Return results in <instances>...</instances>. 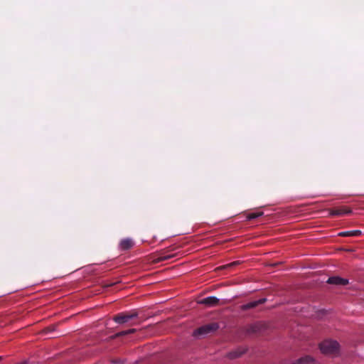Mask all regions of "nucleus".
<instances>
[{
    "label": "nucleus",
    "mask_w": 364,
    "mask_h": 364,
    "mask_svg": "<svg viewBox=\"0 0 364 364\" xmlns=\"http://www.w3.org/2000/svg\"><path fill=\"white\" fill-rule=\"evenodd\" d=\"M247 351V348L240 347L235 350H233L228 353L227 357L229 359H235L239 357H240L242 355H243Z\"/></svg>",
    "instance_id": "9"
},
{
    "label": "nucleus",
    "mask_w": 364,
    "mask_h": 364,
    "mask_svg": "<svg viewBox=\"0 0 364 364\" xmlns=\"http://www.w3.org/2000/svg\"><path fill=\"white\" fill-rule=\"evenodd\" d=\"M126 335H127V331H120V332L116 333L115 336L116 337H120V336H126Z\"/></svg>",
    "instance_id": "15"
},
{
    "label": "nucleus",
    "mask_w": 364,
    "mask_h": 364,
    "mask_svg": "<svg viewBox=\"0 0 364 364\" xmlns=\"http://www.w3.org/2000/svg\"><path fill=\"white\" fill-rule=\"evenodd\" d=\"M266 301H267V299L265 298H262V299H260L257 300V301H250L249 303H247V304H243L242 306H241V309L243 310V311H247V310H249L250 309L255 308L258 305L262 304L265 303Z\"/></svg>",
    "instance_id": "7"
},
{
    "label": "nucleus",
    "mask_w": 364,
    "mask_h": 364,
    "mask_svg": "<svg viewBox=\"0 0 364 364\" xmlns=\"http://www.w3.org/2000/svg\"><path fill=\"white\" fill-rule=\"evenodd\" d=\"M338 235L341 237H349L348 231H344L338 233Z\"/></svg>",
    "instance_id": "17"
},
{
    "label": "nucleus",
    "mask_w": 364,
    "mask_h": 364,
    "mask_svg": "<svg viewBox=\"0 0 364 364\" xmlns=\"http://www.w3.org/2000/svg\"><path fill=\"white\" fill-rule=\"evenodd\" d=\"M339 344L337 341L326 340L320 344V350L324 354L336 355L338 353Z\"/></svg>",
    "instance_id": "1"
},
{
    "label": "nucleus",
    "mask_w": 364,
    "mask_h": 364,
    "mask_svg": "<svg viewBox=\"0 0 364 364\" xmlns=\"http://www.w3.org/2000/svg\"><path fill=\"white\" fill-rule=\"evenodd\" d=\"M136 329L135 328H130L129 330H127V335L128 334H130V333H134L136 332Z\"/></svg>",
    "instance_id": "18"
},
{
    "label": "nucleus",
    "mask_w": 364,
    "mask_h": 364,
    "mask_svg": "<svg viewBox=\"0 0 364 364\" xmlns=\"http://www.w3.org/2000/svg\"><path fill=\"white\" fill-rule=\"evenodd\" d=\"M267 328V323L259 321L247 326L246 328V333L248 335L259 334L264 332Z\"/></svg>",
    "instance_id": "4"
},
{
    "label": "nucleus",
    "mask_w": 364,
    "mask_h": 364,
    "mask_svg": "<svg viewBox=\"0 0 364 364\" xmlns=\"http://www.w3.org/2000/svg\"><path fill=\"white\" fill-rule=\"evenodd\" d=\"M352 210L349 208L329 209V215L331 216H341L351 213Z\"/></svg>",
    "instance_id": "10"
},
{
    "label": "nucleus",
    "mask_w": 364,
    "mask_h": 364,
    "mask_svg": "<svg viewBox=\"0 0 364 364\" xmlns=\"http://www.w3.org/2000/svg\"><path fill=\"white\" fill-rule=\"evenodd\" d=\"M349 237H358L362 235V232L359 230H349Z\"/></svg>",
    "instance_id": "13"
},
{
    "label": "nucleus",
    "mask_w": 364,
    "mask_h": 364,
    "mask_svg": "<svg viewBox=\"0 0 364 364\" xmlns=\"http://www.w3.org/2000/svg\"><path fill=\"white\" fill-rule=\"evenodd\" d=\"M292 364H314V360L310 356H305L299 358Z\"/></svg>",
    "instance_id": "11"
},
{
    "label": "nucleus",
    "mask_w": 364,
    "mask_h": 364,
    "mask_svg": "<svg viewBox=\"0 0 364 364\" xmlns=\"http://www.w3.org/2000/svg\"><path fill=\"white\" fill-rule=\"evenodd\" d=\"M137 316L138 312L136 311H132L118 314L113 317V320L117 323L122 324L136 318Z\"/></svg>",
    "instance_id": "3"
},
{
    "label": "nucleus",
    "mask_w": 364,
    "mask_h": 364,
    "mask_svg": "<svg viewBox=\"0 0 364 364\" xmlns=\"http://www.w3.org/2000/svg\"><path fill=\"white\" fill-rule=\"evenodd\" d=\"M198 304H203L208 307L216 306L219 305L220 300L216 296H208L198 301Z\"/></svg>",
    "instance_id": "5"
},
{
    "label": "nucleus",
    "mask_w": 364,
    "mask_h": 364,
    "mask_svg": "<svg viewBox=\"0 0 364 364\" xmlns=\"http://www.w3.org/2000/svg\"><path fill=\"white\" fill-rule=\"evenodd\" d=\"M134 242L131 238L122 239L119 242V248L122 251L129 250L134 246Z\"/></svg>",
    "instance_id": "8"
},
{
    "label": "nucleus",
    "mask_w": 364,
    "mask_h": 364,
    "mask_svg": "<svg viewBox=\"0 0 364 364\" xmlns=\"http://www.w3.org/2000/svg\"><path fill=\"white\" fill-rule=\"evenodd\" d=\"M112 284H109L108 285H106V287H109V286H112Z\"/></svg>",
    "instance_id": "19"
},
{
    "label": "nucleus",
    "mask_w": 364,
    "mask_h": 364,
    "mask_svg": "<svg viewBox=\"0 0 364 364\" xmlns=\"http://www.w3.org/2000/svg\"><path fill=\"white\" fill-rule=\"evenodd\" d=\"M1 360H2V357H1V356H0V361H1Z\"/></svg>",
    "instance_id": "20"
},
{
    "label": "nucleus",
    "mask_w": 364,
    "mask_h": 364,
    "mask_svg": "<svg viewBox=\"0 0 364 364\" xmlns=\"http://www.w3.org/2000/svg\"><path fill=\"white\" fill-rule=\"evenodd\" d=\"M174 255H164L161 254V256L159 258V261H166L171 258H172Z\"/></svg>",
    "instance_id": "14"
},
{
    "label": "nucleus",
    "mask_w": 364,
    "mask_h": 364,
    "mask_svg": "<svg viewBox=\"0 0 364 364\" xmlns=\"http://www.w3.org/2000/svg\"><path fill=\"white\" fill-rule=\"evenodd\" d=\"M218 328L219 325L218 323H210L198 328L196 330H195L193 335L195 336H207L215 332Z\"/></svg>",
    "instance_id": "2"
},
{
    "label": "nucleus",
    "mask_w": 364,
    "mask_h": 364,
    "mask_svg": "<svg viewBox=\"0 0 364 364\" xmlns=\"http://www.w3.org/2000/svg\"><path fill=\"white\" fill-rule=\"evenodd\" d=\"M238 264H239V262H237V261L233 262H231V263L224 266V268L233 267V266H235V265H237Z\"/></svg>",
    "instance_id": "16"
},
{
    "label": "nucleus",
    "mask_w": 364,
    "mask_h": 364,
    "mask_svg": "<svg viewBox=\"0 0 364 364\" xmlns=\"http://www.w3.org/2000/svg\"><path fill=\"white\" fill-rule=\"evenodd\" d=\"M327 283L333 285L345 286L348 284V280L338 276H333L328 279Z\"/></svg>",
    "instance_id": "6"
},
{
    "label": "nucleus",
    "mask_w": 364,
    "mask_h": 364,
    "mask_svg": "<svg viewBox=\"0 0 364 364\" xmlns=\"http://www.w3.org/2000/svg\"><path fill=\"white\" fill-rule=\"evenodd\" d=\"M263 215V212L252 213L247 215V218L248 220H253L259 218Z\"/></svg>",
    "instance_id": "12"
}]
</instances>
